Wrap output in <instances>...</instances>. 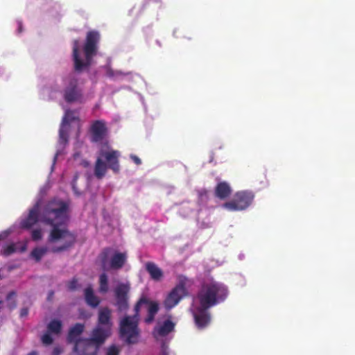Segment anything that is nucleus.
<instances>
[{
	"mask_svg": "<svg viewBox=\"0 0 355 355\" xmlns=\"http://www.w3.org/2000/svg\"><path fill=\"white\" fill-rule=\"evenodd\" d=\"M68 209L67 202L60 199H53L45 205L40 213V205L36 203L29 210L27 217L21 221L20 227L29 230L40 220L51 227L47 239L49 244H53L50 251L53 253L67 251L74 246L77 239L76 235L67 227Z\"/></svg>",
	"mask_w": 355,
	"mask_h": 355,
	"instance_id": "1",
	"label": "nucleus"
},
{
	"mask_svg": "<svg viewBox=\"0 0 355 355\" xmlns=\"http://www.w3.org/2000/svg\"><path fill=\"white\" fill-rule=\"evenodd\" d=\"M147 307L148 315L145 322L151 323L159 311L157 302L150 300L146 296H141L134 307L135 314L132 316L126 315L119 324V334L121 339L128 345H135L139 343L140 329L139 328V314L141 306Z\"/></svg>",
	"mask_w": 355,
	"mask_h": 355,
	"instance_id": "2",
	"label": "nucleus"
},
{
	"mask_svg": "<svg viewBox=\"0 0 355 355\" xmlns=\"http://www.w3.org/2000/svg\"><path fill=\"white\" fill-rule=\"evenodd\" d=\"M99 40L100 34L98 32L90 31L87 33L85 44L83 46L85 61L82 60L79 56V41L78 40H73V60L76 71L80 72L91 65L92 58L96 54Z\"/></svg>",
	"mask_w": 355,
	"mask_h": 355,
	"instance_id": "3",
	"label": "nucleus"
},
{
	"mask_svg": "<svg viewBox=\"0 0 355 355\" xmlns=\"http://www.w3.org/2000/svg\"><path fill=\"white\" fill-rule=\"evenodd\" d=\"M227 295L228 289L224 284L211 280L202 284L197 299L200 305L211 308L224 302Z\"/></svg>",
	"mask_w": 355,
	"mask_h": 355,
	"instance_id": "4",
	"label": "nucleus"
},
{
	"mask_svg": "<svg viewBox=\"0 0 355 355\" xmlns=\"http://www.w3.org/2000/svg\"><path fill=\"white\" fill-rule=\"evenodd\" d=\"M121 153L107 146L102 148L98 151V155L94 165V175L101 180L106 174L107 168L111 169L114 173L120 171L119 157Z\"/></svg>",
	"mask_w": 355,
	"mask_h": 355,
	"instance_id": "5",
	"label": "nucleus"
},
{
	"mask_svg": "<svg viewBox=\"0 0 355 355\" xmlns=\"http://www.w3.org/2000/svg\"><path fill=\"white\" fill-rule=\"evenodd\" d=\"M113 250L110 248H105L99 254L101 266L103 270L109 269L119 270L121 268L126 261L125 253L116 252L112 255L110 262L109 257Z\"/></svg>",
	"mask_w": 355,
	"mask_h": 355,
	"instance_id": "6",
	"label": "nucleus"
},
{
	"mask_svg": "<svg viewBox=\"0 0 355 355\" xmlns=\"http://www.w3.org/2000/svg\"><path fill=\"white\" fill-rule=\"evenodd\" d=\"M254 198V195L252 191H238L230 201L223 205V207L232 211H242L247 209L252 203Z\"/></svg>",
	"mask_w": 355,
	"mask_h": 355,
	"instance_id": "7",
	"label": "nucleus"
},
{
	"mask_svg": "<svg viewBox=\"0 0 355 355\" xmlns=\"http://www.w3.org/2000/svg\"><path fill=\"white\" fill-rule=\"evenodd\" d=\"M187 281L186 277L180 276L179 277L178 284L171 290L164 300V304L166 309H171L173 308L187 295L186 284Z\"/></svg>",
	"mask_w": 355,
	"mask_h": 355,
	"instance_id": "8",
	"label": "nucleus"
},
{
	"mask_svg": "<svg viewBox=\"0 0 355 355\" xmlns=\"http://www.w3.org/2000/svg\"><path fill=\"white\" fill-rule=\"evenodd\" d=\"M63 98L68 103L81 101L83 92L78 87V79L74 76H70L65 78Z\"/></svg>",
	"mask_w": 355,
	"mask_h": 355,
	"instance_id": "9",
	"label": "nucleus"
},
{
	"mask_svg": "<svg viewBox=\"0 0 355 355\" xmlns=\"http://www.w3.org/2000/svg\"><path fill=\"white\" fill-rule=\"evenodd\" d=\"M130 287L128 284H119L114 289L116 306L119 311H125L128 309V293Z\"/></svg>",
	"mask_w": 355,
	"mask_h": 355,
	"instance_id": "10",
	"label": "nucleus"
},
{
	"mask_svg": "<svg viewBox=\"0 0 355 355\" xmlns=\"http://www.w3.org/2000/svg\"><path fill=\"white\" fill-rule=\"evenodd\" d=\"M100 347H97L89 338L79 340L73 346V351L77 355H97Z\"/></svg>",
	"mask_w": 355,
	"mask_h": 355,
	"instance_id": "11",
	"label": "nucleus"
},
{
	"mask_svg": "<svg viewBox=\"0 0 355 355\" xmlns=\"http://www.w3.org/2000/svg\"><path fill=\"white\" fill-rule=\"evenodd\" d=\"M209 307L200 305L196 308L193 313L194 322L199 329H202L208 326L211 322V314L209 312Z\"/></svg>",
	"mask_w": 355,
	"mask_h": 355,
	"instance_id": "12",
	"label": "nucleus"
},
{
	"mask_svg": "<svg viewBox=\"0 0 355 355\" xmlns=\"http://www.w3.org/2000/svg\"><path fill=\"white\" fill-rule=\"evenodd\" d=\"M91 141L94 143L103 140L107 134V128L104 121H94L90 128Z\"/></svg>",
	"mask_w": 355,
	"mask_h": 355,
	"instance_id": "13",
	"label": "nucleus"
},
{
	"mask_svg": "<svg viewBox=\"0 0 355 355\" xmlns=\"http://www.w3.org/2000/svg\"><path fill=\"white\" fill-rule=\"evenodd\" d=\"M111 334L112 331L109 328L102 327V325H96L92 329L89 338L94 345L101 347Z\"/></svg>",
	"mask_w": 355,
	"mask_h": 355,
	"instance_id": "14",
	"label": "nucleus"
},
{
	"mask_svg": "<svg viewBox=\"0 0 355 355\" xmlns=\"http://www.w3.org/2000/svg\"><path fill=\"white\" fill-rule=\"evenodd\" d=\"M85 329V325L83 323H76L74 325L71 326L68 331L67 336V340L69 343L73 344V346L77 343L79 340L83 339V338H80V336L84 332Z\"/></svg>",
	"mask_w": 355,
	"mask_h": 355,
	"instance_id": "15",
	"label": "nucleus"
},
{
	"mask_svg": "<svg viewBox=\"0 0 355 355\" xmlns=\"http://www.w3.org/2000/svg\"><path fill=\"white\" fill-rule=\"evenodd\" d=\"M112 312L108 307H104L99 310L97 325H102V327L109 328L112 331V322L111 319Z\"/></svg>",
	"mask_w": 355,
	"mask_h": 355,
	"instance_id": "16",
	"label": "nucleus"
},
{
	"mask_svg": "<svg viewBox=\"0 0 355 355\" xmlns=\"http://www.w3.org/2000/svg\"><path fill=\"white\" fill-rule=\"evenodd\" d=\"M175 326V324L171 320H166L162 325L155 328L154 336L156 338L157 335L161 337H164L174 331Z\"/></svg>",
	"mask_w": 355,
	"mask_h": 355,
	"instance_id": "17",
	"label": "nucleus"
},
{
	"mask_svg": "<svg viewBox=\"0 0 355 355\" xmlns=\"http://www.w3.org/2000/svg\"><path fill=\"white\" fill-rule=\"evenodd\" d=\"M232 193V189L226 182H220L215 187V196L220 200L228 198Z\"/></svg>",
	"mask_w": 355,
	"mask_h": 355,
	"instance_id": "18",
	"label": "nucleus"
},
{
	"mask_svg": "<svg viewBox=\"0 0 355 355\" xmlns=\"http://www.w3.org/2000/svg\"><path fill=\"white\" fill-rule=\"evenodd\" d=\"M85 302L92 308H96L101 303V300L94 293L92 286H87L84 291Z\"/></svg>",
	"mask_w": 355,
	"mask_h": 355,
	"instance_id": "19",
	"label": "nucleus"
},
{
	"mask_svg": "<svg viewBox=\"0 0 355 355\" xmlns=\"http://www.w3.org/2000/svg\"><path fill=\"white\" fill-rule=\"evenodd\" d=\"M145 268L152 279L159 281L163 277V271L155 263L151 261L147 262Z\"/></svg>",
	"mask_w": 355,
	"mask_h": 355,
	"instance_id": "20",
	"label": "nucleus"
},
{
	"mask_svg": "<svg viewBox=\"0 0 355 355\" xmlns=\"http://www.w3.org/2000/svg\"><path fill=\"white\" fill-rule=\"evenodd\" d=\"M49 249L47 247H37L35 248L31 254V257L37 261L39 262L41 261L42 258L47 253Z\"/></svg>",
	"mask_w": 355,
	"mask_h": 355,
	"instance_id": "21",
	"label": "nucleus"
},
{
	"mask_svg": "<svg viewBox=\"0 0 355 355\" xmlns=\"http://www.w3.org/2000/svg\"><path fill=\"white\" fill-rule=\"evenodd\" d=\"M78 117L75 115V111L67 110L62 118V123L63 125H69L71 122L78 120Z\"/></svg>",
	"mask_w": 355,
	"mask_h": 355,
	"instance_id": "22",
	"label": "nucleus"
},
{
	"mask_svg": "<svg viewBox=\"0 0 355 355\" xmlns=\"http://www.w3.org/2000/svg\"><path fill=\"white\" fill-rule=\"evenodd\" d=\"M47 329L51 333L60 334L62 329V322L58 320H53L48 324Z\"/></svg>",
	"mask_w": 355,
	"mask_h": 355,
	"instance_id": "23",
	"label": "nucleus"
},
{
	"mask_svg": "<svg viewBox=\"0 0 355 355\" xmlns=\"http://www.w3.org/2000/svg\"><path fill=\"white\" fill-rule=\"evenodd\" d=\"M109 290L108 279L105 273H102L99 277V292L106 293Z\"/></svg>",
	"mask_w": 355,
	"mask_h": 355,
	"instance_id": "24",
	"label": "nucleus"
},
{
	"mask_svg": "<svg viewBox=\"0 0 355 355\" xmlns=\"http://www.w3.org/2000/svg\"><path fill=\"white\" fill-rule=\"evenodd\" d=\"M60 141L62 144H66L68 141V130L66 128V125L61 124L59 130Z\"/></svg>",
	"mask_w": 355,
	"mask_h": 355,
	"instance_id": "25",
	"label": "nucleus"
},
{
	"mask_svg": "<svg viewBox=\"0 0 355 355\" xmlns=\"http://www.w3.org/2000/svg\"><path fill=\"white\" fill-rule=\"evenodd\" d=\"M42 230L40 228L34 229L31 232V239L34 241H38L42 239Z\"/></svg>",
	"mask_w": 355,
	"mask_h": 355,
	"instance_id": "26",
	"label": "nucleus"
},
{
	"mask_svg": "<svg viewBox=\"0 0 355 355\" xmlns=\"http://www.w3.org/2000/svg\"><path fill=\"white\" fill-rule=\"evenodd\" d=\"M124 73L119 71H114L112 68L107 67L106 69V76L110 78H116L119 76H123Z\"/></svg>",
	"mask_w": 355,
	"mask_h": 355,
	"instance_id": "27",
	"label": "nucleus"
},
{
	"mask_svg": "<svg viewBox=\"0 0 355 355\" xmlns=\"http://www.w3.org/2000/svg\"><path fill=\"white\" fill-rule=\"evenodd\" d=\"M16 252V246L14 243L6 245L3 250L5 256H9Z\"/></svg>",
	"mask_w": 355,
	"mask_h": 355,
	"instance_id": "28",
	"label": "nucleus"
},
{
	"mask_svg": "<svg viewBox=\"0 0 355 355\" xmlns=\"http://www.w3.org/2000/svg\"><path fill=\"white\" fill-rule=\"evenodd\" d=\"M67 288L71 291L76 290L78 288V279L76 278H73L67 283Z\"/></svg>",
	"mask_w": 355,
	"mask_h": 355,
	"instance_id": "29",
	"label": "nucleus"
},
{
	"mask_svg": "<svg viewBox=\"0 0 355 355\" xmlns=\"http://www.w3.org/2000/svg\"><path fill=\"white\" fill-rule=\"evenodd\" d=\"M53 340L49 334H45L42 336V342L45 345H49L52 344Z\"/></svg>",
	"mask_w": 355,
	"mask_h": 355,
	"instance_id": "30",
	"label": "nucleus"
},
{
	"mask_svg": "<svg viewBox=\"0 0 355 355\" xmlns=\"http://www.w3.org/2000/svg\"><path fill=\"white\" fill-rule=\"evenodd\" d=\"M107 355H119V348L114 345H111L107 350Z\"/></svg>",
	"mask_w": 355,
	"mask_h": 355,
	"instance_id": "31",
	"label": "nucleus"
},
{
	"mask_svg": "<svg viewBox=\"0 0 355 355\" xmlns=\"http://www.w3.org/2000/svg\"><path fill=\"white\" fill-rule=\"evenodd\" d=\"M28 309L27 307H23L20 310L19 315L21 318L26 317L28 314Z\"/></svg>",
	"mask_w": 355,
	"mask_h": 355,
	"instance_id": "32",
	"label": "nucleus"
},
{
	"mask_svg": "<svg viewBox=\"0 0 355 355\" xmlns=\"http://www.w3.org/2000/svg\"><path fill=\"white\" fill-rule=\"evenodd\" d=\"M130 159L137 164L140 165L141 164V161L139 157L135 155H130Z\"/></svg>",
	"mask_w": 355,
	"mask_h": 355,
	"instance_id": "33",
	"label": "nucleus"
},
{
	"mask_svg": "<svg viewBox=\"0 0 355 355\" xmlns=\"http://www.w3.org/2000/svg\"><path fill=\"white\" fill-rule=\"evenodd\" d=\"M76 177L74 178V179L73 180V182H72V188H73V190L74 191V193L79 196L80 194V192H79L77 189V187H76Z\"/></svg>",
	"mask_w": 355,
	"mask_h": 355,
	"instance_id": "34",
	"label": "nucleus"
},
{
	"mask_svg": "<svg viewBox=\"0 0 355 355\" xmlns=\"http://www.w3.org/2000/svg\"><path fill=\"white\" fill-rule=\"evenodd\" d=\"M16 295V293L15 291H10L8 293L6 296V300H10L12 297L15 296Z\"/></svg>",
	"mask_w": 355,
	"mask_h": 355,
	"instance_id": "35",
	"label": "nucleus"
},
{
	"mask_svg": "<svg viewBox=\"0 0 355 355\" xmlns=\"http://www.w3.org/2000/svg\"><path fill=\"white\" fill-rule=\"evenodd\" d=\"M53 295H54V291H50L49 292V295H48V297H47L48 300H51V298L53 297Z\"/></svg>",
	"mask_w": 355,
	"mask_h": 355,
	"instance_id": "36",
	"label": "nucleus"
},
{
	"mask_svg": "<svg viewBox=\"0 0 355 355\" xmlns=\"http://www.w3.org/2000/svg\"><path fill=\"white\" fill-rule=\"evenodd\" d=\"M18 31L19 33L22 31V24L21 22L18 23Z\"/></svg>",
	"mask_w": 355,
	"mask_h": 355,
	"instance_id": "37",
	"label": "nucleus"
},
{
	"mask_svg": "<svg viewBox=\"0 0 355 355\" xmlns=\"http://www.w3.org/2000/svg\"><path fill=\"white\" fill-rule=\"evenodd\" d=\"M16 305H17V304H16V302L15 301V302H14V303H13V304H12V305H11V306H10L9 307H10V309H12L15 308V307H16Z\"/></svg>",
	"mask_w": 355,
	"mask_h": 355,
	"instance_id": "38",
	"label": "nucleus"
},
{
	"mask_svg": "<svg viewBox=\"0 0 355 355\" xmlns=\"http://www.w3.org/2000/svg\"><path fill=\"white\" fill-rule=\"evenodd\" d=\"M28 355H38L37 353L35 351L31 352Z\"/></svg>",
	"mask_w": 355,
	"mask_h": 355,
	"instance_id": "39",
	"label": "nucleus"
},
{
	"mask_svg": "<svg viewBox=\"0 0 355 355\" xmlns=\"http://www.w3.org/2000/svg\"><path fill=\"white\" fill-rule=\"evenodd\" d=\"M3 302L0 300V310L2 309L3 307Z\"/></svg>",
	"mask_w": 355,
	"mask_h": 355,
	"instance_id": "40",
	"label": "nucleus"
},
{
	"mask_svg": "<svg viewBox=\"0 0 355 355\" xmlns=\"http://www.w3.org/2000/svg\"><path fill=\"white\" fill-rule=\"evenodd\" d=\"M159 355H168V354L166 352H162Z\"/></svg>",
	"mask_w": 355,
	"mask_h": 355,
	"instance_id": "41",
	"label": "nucleus"
}]
</instances>
